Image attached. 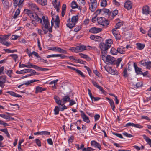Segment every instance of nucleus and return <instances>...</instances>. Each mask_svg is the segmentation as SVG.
<instances>
[{
  "mask_svg": "<svg viewBox=\"0 0 151 151\" xmlns=\"http://www.w3.org/2000/svg\"><path fill=\"white\" fill-rule=\"evenodd\" d=\"M12 73L13 71L12 70H9L7 71L6 74L10 78L12 77Z\"/></svg>",
  "mask_w": 151,
  "mask_h": 151,
  "instance_id": "47",
  "label": "nucleus"
},
{
  "mask_svg": "<svg viewBox=\"0 0 151 151\" xmlns=\"http://www.w3.org/2000/svg\"><path fill=\"white\" fill-rule=\"evenodd\" d=\"M76 146L77 149L78 150H79L80 149H83V148H84V145L83 144H81L80 146H79V144H76Z\"/></svg>",
  "mask_w": 151,
  "mask_h": 151,
  "instance_id": "49",
  "label": "nucleus"
},
{
  "mask_svg": "<svg viewBox=\"0 0 151 151\" xmlns=\"http://www.w3.org/2000/svg\"><path fill=\"white\" fill-rule=\"evenodd\" d=\"M27 65V68H34V66L35 65H32L29 62H28Z\"/></svg>",
  "mask_w": 151,
  "mask_h": 151,
  "instance_id": "55",
  "label": "nucleus"
},
{
  "mask_svg": "<svg viewBox=\"0 0 151 151\" xmlns=\"http://www.w3.org/2000/svg\"><path fill=\"white\" fill-rule=\"evenodd\" d=\"M79 55L81 58L85 59L87 60H91L90 58L87 55L82 53H79Z\"/></svg>",
  "mask_w": 151,
  "mask_h": 151,
  "instance_id": "28",
  "label": "nucleus"
},
{
  "mask_svg": "<svg viewBox=\"0 0 151 151\" xmlns=\"http://www.w3.org/2000/svg\"><path fill=\"white\" fill-rule=\"evenodd\" d=\"M92 83L93 86L98 89L103 94H105V91L104 90L102 87L98 85V83L94 80H92Z\"/></svg>",
  "mask_w": 151,
  "mask_h": 151,
  "instance_id": "12",
  "label": "nucleus"
},
{
  "mask_svg": "<svg viewBox=\"0 0 151 151\" xmlns=\"http://www.w3.org/2000/svg\"><path fill=\"white\" fill-rule=\"evenodd\" d=\"M110 52L112 55H116L118 53L117 49L116 50L113 47L111 48L110 50Z\"/></svg>",
  "mask_w": 151,
  "mask_h": 151,
  "instance_id": "37",
  "label": "nucleus"
},
{
  "mask_svg": "<svg viewBox=\"0 0 151 151\" xmlns=\"http://www.w3.org/2000/svg\"><path fill=\"white\" fill-rule=\"evenodd\" d=\"M140 64L146 67L147 69H150L151 68V61L146 62L145 60L141 61Z\"/></svg>",
  "mask_w": 151,
  "mask_h": 151,
  "instance_id": "11",
  "label": "nucleus"
},
{
  "mask_svg": "<svg viewBox=\"0 0 151 151\" xmlns=\"http://www.w3.org/2000/svg\"><path fill=\"white\" fill-rule=\"evenodd\" d=\"M26 73L32 72L33 74H35L36 72L32 69H25Z\"/></svg>",
  "mask_w": 151,
  "mask_h": 151,
  "instance_id": "57",
  "label": "nucleus"
},
{
  "mask_svg": "<svg viewBox=\"0 0 151 151\" xmlns=\"http://www.w3.org/2000/svg\"><path fill=\"white\" fill-rule=\"evenodd\" d=\"M112 32L116 40H119L120 39L121 36L119 31L118 30L117 27L113 28L112 30Z\"/></svg>",
  "mask_w": 151,
  "mask_h": 151,
  "instance_id": "9",
  "label": "nucleus"
},
{
  "mask_svg": "<svg viewBox=\"0 0 151 151\" xmlns=\"http://www.w3.org/2000/svg\"><path fill=\"white\" fill-rule=\"evenodd\" d=\"M48 49L59 53H63L65 54H66L67 53L66 52L65 50H64L58 47H49L48 48Z\"/></svg>",
  "mask_w": 151,
  "mask_h": 151,
  "instance_id": "8",
  "label": "nucleus"
},
{
  "mask_svg": "<svg viewBox=\"0 0 151 151\" xmlns=\"http://www.w3.org/2000/svg\"><path fill=\"white\" fill-rule=\"evenodd\" d=\"M46 88L42 87L37 86L35 88V93L37 94L39 93H41L42 91L46 90Z\"/></svg>",
  "mask_w": 151,
  "mask_h": 151,
  "instance_id": "21",
  "label": "nucleus"
},
{
  "mask_svg": "<svg viewBox=\"0 0 151 151\" xmlns=\"http://www.w3.org/2000/svg\"><path fill=\"white\" fill-rule=\"evenodd\" d=\"M99 47L101 50L102 55H107V50L109 47L106 44L104 43H101L99 44Z\"/></svg>",
  "mask_w": 151,
  "mask_h": 151,
  "instance_id": "6",
  "label": "nucleus"
},
{
  "mask_svg": "<svg viewBox=\"0 0 151 151\" xmlns=\"http://www.w3.org/2000/svg\"><path fill=\"white\" fill-rule=\"evenodd\" d=\"M142 136L147 142V144H148L151 147V139L145 134L142 135Z\"/></svg>",
  "mask_w": 151,
  "mask_h": 151,
  "instance_id": "23",
  "label": "nucleus"
},
{
  "mask_svg": "<svg viewBox=\"0 0 151 151\" xmlns=\"http://www.w3.org/2000/svg\"><path fill=\"white\" fill-rule=\"evenodd\" d=\"M38 3L42 6H44L47 4V0H39Z\"/></svg>",
  "mask_w": 151,
  "mask_h": 151,
  "instance_id": "34",
  "label": "nucleus"
},
{
  "mask_svg": "<svg viewBox=\"0 0 151 151\" xmlns=\"http://www.w3.org/2000/svg\"><path fill=\"white\" fill-rule=\"evenodd\" d=\"M150 12L149 8L148 6L146 5L143 7L142 13L143 14L147 15L149 14Z\"/></svg>",
  "mask_w": 151,
  "mask_h": 151,
  "instance_id": "22",
  "label": "nucleus"
},
{
  "mask_svg": "<svg viewBox=\"0 0 151 151\" xmlns=\"http://www.w3.org/2000/svg\"><path fill=\"white\" fill-rule=\"evenodd\" d=\"M54 114L55 115H57L59 114V108L58 106H56L55 107L54 110Z\"/></svg>",
  "mask_w": 151,
  "mask_h": 151,
  "instance_id": "41",
  "label": "nucleus"
},
{
  "mask_svg": "<svg viewBox=\"0 0 151 151\" xmlns=\"http://www.w3.org/2000/svg\"><path fill=\"white\" fill-rule=\"evenodd\" d=\"M81 116L83 119V121L87 123L90 122V120L88 117L82 111H81Z\"/></svg>",
  "mask_w": 151,
  "mask_h": 151,
  "instance_id": "19",
  "label": "nucleus"
},
{
  "mask_svg": "<svg viewBox=\"0 0 151 151\" xmlns=\"http://www.w3.org/2000/svg\"><path fill=\"white\" fill-rule=\"evenodd\" d=\"M126 127L132 126L136 128L139 129H142L143 127V126L139 124H135L133 123L129 122L126 124Z\"/></svg>",
  "mask_w": 151,
  "mask_h": 151,
  "instance_id": "13",
  "label": "nucleus"
},
{
  "mask_svg": "<svg viewBox=\"0 0 151 151\" xmlns=\"http://www.w3.org/2000/svg\"><path fill=\"white\" fill-rule=\"evenodd\" d=\"M52 4L54 8L56 10L57 12H59L60 8V1L57 0H53Z\"/></svg>",
  "mask_w": 151,
  "mask_h": 151,
  "instance_id": "10",
  "label": "nucleus"
},
{
  "mask_svg": "<svg viewBox=\"0 0 151 151\" xmlns=\"http://www.w3.org/2000/svg\"><path fill=\"white\" fill-rule=\"evenodd\" d=\"M75 23H68L66 24L67 27L70 29L73 28L75 26Z\"/></svg>",
  "mask_w": 151,
  "mask_h": 151,
  "instance_id": "43",
  "label": "nucleus"
},
{
  "mask_svg": "<svg viewBox=\"0 0 151 151\" xmlns=\"http://www.w3.org/2000/svg\"><path fill=\"white\" fill-rule=\"evenodd\" d=\"M101 31V29L99 28L93 27L89 30L90 32L93 33H97Z\"/></svg>",
  "mask_w": 151,
  "mask_h": 151,
  "instance_id": "20",
  "label": "nucleus"
},
{
  "mask_svg": "<svg viewBox=\"0 0 151 151\" xmlns=\"http://www.w3.org/2000/svg\"><path fill=\"white\" fill-rule=\"evenodd\" d=\"M16 73L17 74H22L26 73V72L25 69H24L19 71H16Z\"/></svg>",
  "mask_w": 151,
  "mask_h": 151,
  "instance_id": "54",
  "label": "nucleus"
},
{
  "mask_svg": "<svg viewBox=\"0 0 151 151\" xmlns=\"http://www.w3.org/2000/svg\"><path fill=\"white\" fill-rule=\"evenodd\" d=\"M5 8H7L8 7L9 3L8 0H1Z\"/></svg>",
  "mask_w": 151,
  "mask_h": 151,
  "instance_id": "31",
  "label": "nucleus"
},
{
  "mask_svg": "<svg viewBox=\"0 0 151 151\" xmlns=\"http://www.w3.org/2000/svg\"><path fill=\"white\" fill-rule=\"evenodd\" d=\"M91 146L95 148H97L100 150L101 149V147L100 145L95 141L93 140L91 141Z\"/></svg>",
  "mask_w": 151,
  "mask_h": 151,
  "instance_id": "16",
  "label": "nucleus"
},
{
  "mask_svg": "<svg viewBox=\"0 0 151 151\" xmlns=\"http://www.w3.org/2000/svg\"><path fill=\"white\" fill-rule=\"evenodd\" d=\"M0 42L7 46H9L10 44V43H9L7 41H4L1 35L0 36Z\"/></svg>",
  "mask_w": 151,
  "mask_h": 151,
  "instance_id": "26",
  "label": "nucleus"
},
{
  "mask_svg": "<svg viewBox=\"0 0 151 151\" xmlns=\"http://www.w3.org/2000/svg\"><path fill=\"white\" fill-rule=\"evenodd\" d=\"M58 54H52L46 56L47 58H49L51 57H58Z\"/></svg>",
  "mask_w": 151,
  "mask_h": 151,
  "instance_id": "56",
  "label": "nucleus"
},
{
  "mask_svg": "<svg viewBox=\"0 0 151 151\" xmlns=\"http://www.w3.org/2000/svg\"><path fill=\"white\" fill-rule=\"evenodd\" d=\"M109 103L113 111L115 112V106L113 100H112L111 101H109Z\"/></svg>",
  "mask_w": 151,
  "mask_h": 151,
  "instance_id": "30",
  "label": "nucleus"
},
{
  "mask_svg": "<svg viewBox=\"0 0 151 151\" xmlns=\"http://www.w3.org/2000/svg\"><path fill=\"white\" fill-rule=\"evenodd\" d=\"M19 37V36L16 35H12L11 37V39L12 40H16Z\"/></svg>",
  "mask_w": 151,
  "mask_h": 151,
  "instance_id": "58",
  "label": "nucleus"
},
{
  "mask_svg": "<svg viewBox=\"0 0 151 151\" xmlns=\"http://www.w3.org/2000/svg\"><path fill=\"white\" fill-rule=\"evenodd\" d=\"M123 76L125 77H127L128 76V74L126 68L123 71Z\"/></svg>",
  "mask_w": 151,
  "mask_h": 151,
  "instance_id": "63",
  "label": "nucleus"
},
{
  "mask_svg": "<svg viewBox=\"0 0 151 151\" xmlns=\"http://www.w3.org/2000/svg\"><path fill=\"white\" fill-rule=\"evenodd\" d=\"M50 134V132L45 131H41V135H49Z\"/></svg>",
  "mask_w": 151,
  "mask_h": 151,
  "instance_id": "46",
  "label": "nucleus"
},
{
  "mask_svg": "<svg viewBox=\"0 0 151 151\" xmlns=\"http://www.w3.org/2000/svg\"><path fill=\"white\" fill-rule=\"evenodd\" d=\"M142 86V82H139L137 83L136 85L137 88H139Z\"/></svg>",
  "mask_w": 151,
  "mask_h": 151,
  "instance_id": "61",
  "label": "nucleus"
},
{
  "mask_svg": "<svg viewBox=\"0 0 151 151\" xmlns=\"http://www.w3.org/2000/svg\"><path fill=\"white\" fill-rule=\"evenodd\" d=\"M122 134L124 136L129 138H131L133 137V136L129 134H128L126 132H123Z\"/></svg>",
  "mask_w": 151,
  "mask_h": 151,
  "instance_id": "52",
  "label": "nucleus"
},
{
  "mask_svg": "<svg viewBox=\"0 0 151 151\" xmlns=\"http://www.w3.org/2000/svg\"><path fill=\"white\" fill-rule=\"evenodd\" d=\"M90 38L91 40L96 41H98L101 40V37L99 36H96V35H92L90 36Z\"/></svg>",
  "mask_w": 151,
  "mask_h": 151,
  "instance_id": "27",
  "label": "nucleus"
},
{
  "mask_svg": "<svg viewBox=\"0 0 151 151\" xmlns=\"http://www.w3.org/2000/svg\"><path fill=\"white\" fill-rule=\"evenodd\" d=\"M97 20L98 23L99 24L103 26H106L109 23V21L104 18L98 17L97 18Z\"/></svg>",
  "mask_w": 151,
  "mask_h": 151,
  "instance_id": "5",
  "label": "nucleus"
},
{
  "mask_svg": "<svg viewBox=\"0 0 151 151\" xmlns=\"http://www.w3.org/2000/svg\"><path fill=\"white\" fill-rule=\"evenodd\" d=\"M132 4L130 1H127L124 4V7L127 9L129 10L132 8Z\"/></svg>",
  "mask_w": 151,
  "mask_h": 151,
  "instance_id": "15",
  "label": "nucleus"
},
{
  "mask_svg": "<svg viewBox=\"0 0 151 151\" xmlns=\"http://www.w3.org/2000/svg\"><path fill=\"white\" fill-rule=\"evenodd\" d=\"M91 47L88 46H86L83 45H80L76 47H73L71 50L73 52L77 53L80 52H82L84 50H90Z\"/></svg>",
  "mask_w": 151,
  "mask_h": 151,
  "instance_id": "2",
  "label": "nucleus"
},
{
  "mask_svg": "<svg viewBox=\"0 0 151 151\" xmlns=\"http://www.w3.org/2000/svg\"><path fill=\"white\" fill-rule=\"evenodd\" d=\"M0 117L6 119H8L9 118V116L6 115L4 114H0Z\"/></svg>",
  "mask_w": 151,
  "mask_h": 151,
  "instance_id": "51",
  "label": "nucleus"
},
{
  "mask_svg": "<svg viewBox=\"0 0 151 151\" xmlns=\"http://www.w3.org/2000/svg\"><path fill=\"white\" fill-rule=\"evenodd\" d=\"M20 12V10L19 9H17L13 16V18L14 19L17 18Z\"/></svg>",
  "mask_w": 151,
  "mask_h": 151,
  "instance_id": "38",
  "label": "nucleus"
},
{
  "mask_svg": "<svg viewBox=\"0 0 151 151\" xmlns=\"http://www.w3.org/2000/svg\"><path fill=\"white\" fill-rule=\"evenodd\" d=\"M112 2L113 4L116 6H118L120 5V4L116 0H113Z\"/></svg>",
  "mask_w": 151,
  "mask_h": 151,
  "instance_id": "59",
  "label": "nucleus"
},
{
  "mask_svg": "<svg viewBox=\"0 0 151 151\" xmlns=\"http://www.w3.org/2000/svg\"><path fill=\"white\" fill-rule=\"evenodd\" d=\"M10 56L12 57V58L14 60L15 62H16V60L18 58V56L16 54H12L10 55Z\"/></svg>",
  "mask_w": 151,
  "mask_h": 151,
  "instance_id": "44",
  "label": "nucleus"
},
{
  "mask_svg": "<svg viewBox=\"0 0 151 151\" xmlns=\"http://www.w3.org/2000/svg\"><path fill=\"white\" fill-rule=\"evenodd\" d=\"M106 44L110 48L113 44V41L111 39H107L106 40Z\"/></svg>",
  "mask_w": 151,
  "mask_h": 151,
  "instance_id": "33",
  "label": "nucleus"
},
{
  "mask_svg": "<svg viewBox=\"0 0 151 151\" xmlns=\"http://www.w3.org/2000/svg\"><path fill=\"white\" fill-rule=\"evenodd\" d=\"M125 50V48L123 46H120L117 48V51H118V52L121 54H124Z\"/></svg>",
  "mask_w": 151,
  "mask_h": 151,
  "instance_id": "24",
  "label": "nucleus"
},
{
  "mask_svg": "<svg viewBox=\"0 0 151 151\" xmlns=\"http://www.w3.org/2000/svg\"><path fill=\"white\" fill-rule=\"evenodd\" d=\"M35 141L36 144L39 147L41 146V142L40 140L37 139H35Z\"/></svg>",
  "mask_w": 151,
  "mask_h": 151,
  "instance_id": "50",
  "label": "nucleus"
},
{
  "mask_svg": "<svg viewBox=\"0 0 151 151\" xmlns=\"http://www.w3.org/2000/svg\"><path fill=\"white\" fill-rule=\"evenodd\" d=\"M26 51L29 57L31 56H32V54L30 50H29L28 48L26 50Z\"/></svg>",
  "mask_w": 151,
  "mask_h": 151,
  "instance_id": "60",
  "label": "nucleus"
},
{
  "mask_svg": "<svg viewBox=\"0 0 151 151\" xmlns=\"http://www.w3.org/2000/svg\"><path fill=\"white\" fill-rule=\"evenodd\" d=\"M69 102V105L70 106H72L76 104V102L74 100L70 99Z\"/></svg>",
  "mask_w": 151,
  "mask_h": 151,
  "instance_id": "53",
  "label": "nucleus"
},
{
  "mask_svg": "<svg viewBox=\"0 0 151 151\" xmlns=\"http://www.w3.org/2000/svg\"><path fill=\"white\" fill-rule=\"evenodd\" d=\"M66 6L65 4H63L62 6V16L63 17L65 13V10L66 9Z\"/></svg>",
  "mask_w": 151,
  "mask_h": 151,
  "instance_id": "36",
  "label": "nucleus"
},
{
  "mask_svg": "<svg viewBox=\"0 0 151 151\" xmlns=\"http://www.w3.org/2000/svg\"><path fill=\"white\" fill-rule=\"evenodd\" d=\"M97 1L96 0H90L89 5V9L91 12H94L97 7Z\"/></svg>",
  "mask_w": 151,
  "mask_h": 151,
  "instance_id": "7",
  "label": "nucleus"
},
{
  "mask_svg": "<svg viewBox=\"0 0 151 151\" xmlns=\"http://www.w3.org/2000/svg\"><path fill=\"white\" fill-rule=\"evenodd\" d=\"M47 141L48 143L51 145H53V141L52 140V139L51 138H49L47 139Z\"/></svg>",
  "mask_w": 151,
  "mask_h": 151,
  "instance_id": "64",
  "label": "nucleus"
},
{
  "mask_svg": "<svg viewBox=\"0 0 151 151\" xmlns=\"http://www.w3.org/2000/svg\"><path fill=\"white\" fill-rule=\"evenodd\" d=\"M78 15H76L72 17L71 18V22L72 23H75L76 24V22L78 21Z\"/></svg>",
  "mask_w": 151,
  "mask_h": 151,
  "instance_id": "32",
  "label": "nucleus"
},
{
  "mask_svg": "<svg viewBox=\"0 0 151 151\" xmlns=\"http://www.w3.org/2000/svg\"><path fill=\"white\" fill-rule=\"evenodd\" d=\"M78 74L80 75L82 77H84L85 76L83 74V73L80 70H79L78 69H77L75 71Z\"/></svg>",
  "mask_w": 151,
  "mask_h": 151,
  "instance_id": "48",
  "label": "nucleus"
},
{
  "mask_svg": "<svg viewBox=\"0 0 151 151\" xmlns=\"http://www.w3.org/2000/svg\"><path fill=\"white\" fill-rule=\"evenodd\" d=\"M71 6L72 9H75L78 7V5L77 3L75 1H73L71 3Z\"/></svg>",
  "mask_w": 151,
  "mask_h": 151,
  "instance_id": "35",
  "label": "nucleus"
},
{
  "mask_svg": "<svg viewBox=\"0 0 151 151\" xmlns=\"http://www.w3.org/2000/svg\"><path fill=\"white\" fill-rule=\"evenodd\" d=\"M94 149H92L91 147H89L87 148H84L82 149V151H91L94 150Z\"/></svg>",
  "mask_w": 151,
  "mask_h": 151,
  "instance_id": "45",
  "label": "nucleus"
},
{
  "mask_svg": "<svg viewBox=\"0 0 151 151\" xmlns=\"http://www.w3.org/2000/svg\"><path fill=\"white\" fill-rule=\"evenodd\" d=\"M54 99L55 100L56 103L58 105H61L62 106V108H60V107H59L60 111H63L64 110L67 109V106L64 105L65 104L61 103V100L58 96H55L54 97Z\"/></svg>",
  "mask_w": 151,
  "mask_h": 151,
  "instance_id": "4",
  "label": "nucleus"
},
{
  "mask_svg": "<svg viewBox=\"0 0 151 151\" xmlns=\"http://www.w3.org/2000/svg\"><path fill=\"white\" fill-rule=\"evenodd\" d=\"M109 71V73L112 75H116L118 74V72L116 70H113L111 68L110 69Z\"/></svg>",
  "mask_w": 151,
  "mask_h": 151,
  "instance_id": "39",
  "label": "nucleus"
},
{
  "mask_svg": "<svg viewBox=\"0 0 151 151\" xmlns=\"http://www.w3.org/2000/svg\"><path fill=\"white\" fill-rule=\"evenodd\" d=\"M35 20L37 22L41 23L42 29L45 33H47L48 31L50 32H52V26H50V22L47 16L43 15L42 19L37 16Z\"/></svg>",
  "mask_w": 151,
  "mask_h": 151,
  "instance_id": "1",
  "label": "nucleus"
},
{
  "mask_svg": "<svg viewBox=\"0 0 151 151\" xmlns=\"http://www.w3.org/2000/svg\"><path fill=\"white\" fill-rule=\"evenodd\" d=\"M75 62L83 65H85L86 63V62L83 61L82 60L80 59H76V60H75Z\"/></svg>",
  "mask_w": 151,
  "mask_h": 151,
  "instance_id": "40",
  "label": "nucleus"
},
{
  "mask_svg": "<svg viewBox=\"0 0 151 151\" xmlns=\"http://www.w3.org/2000/svg\"><path fill=\"white\" fill-rule=\"evenodd\" d=\"M134 66L135 72L137 74V75L142 74V72L141 71V69L138 67L135 63H134Z\"/></svg>",
  "mask_w": 151,
  "mask_h": 151,
  "instance_id": "17",
  "label": "nucleus"
},
{
  "mask_svg": "<svg viewBox=\"0 0 151 151\" xmlns=\"http://www.w3.org/2000/svg\"><path fill=\"white\" fill-rule=\"evenodd\" d=\"M70 98L68 95H65L63 96L61 100V103L63 104H65L66 102H69L70 100Z\"/></svg>",
  "mask_w": 151,
  "mask_h": 151,
  "instance_id": "14",
  "label": "nucleus"
},
{
  "mask_svg": "<svg viewBox=\"0 0 151 151\" xmlns=\"http://www.w3.org/2000/svg\"><path fill=\"white\" fill-rule=\"evenodd\" d=\"M58 81V79H56L55 80H54L53 81H52L51 82H50L49 84L50 85H51L52 84H54V85H56L57 83V82Z\"/></svg>",
  "mask_w": 151,
  "mask_h": 151,
  "instance_id": "62",
  "label": "nucleus"
},
{
  "mask_svg": "<svg viewBox=\"0 0 151 151\" xmlns=\"http://www.w3.org/2000/svg\"><path fill=\"white\" fill-rule=\"evenodd\" d=\"M7 93H8L11 96L13 97L18 98L22 97V96L21 95L17 94L13 91H8L7 92Z\"/></svg>",
  "mask_w": 151,
  "mask_h": 151,
  "instance_id": "25",
  "label": "nucleus"
},
{
  "mask_svg": "<svg viewBox=\"0 0 151 151\" xmlns=\"http://www.w3.org/2000/svg\"><path fill=\"white\" fill-rule=\"evenodd\" d=\"M137 46V48L139 50H142L145 47V45L143 44L140 43H137L136 44Z\"/></svg>",
  "mask_w": 151,
  "mask_h": 151,
  "instance_id": "29",
  "label": "nucleus"
},
{
  "mask_svg": "<svg viewBox=\"0 0 151 151\" xmlns=\"http://www.w3.org/2000/svg\"><path fill=\"white\" fill-rule=\"evenodd\" d=\"M101 55V58L102 60L107 64H113L114 63V58L110 55Z\"/></svg>",
  "mask_w": 151,
  "mask_h": 151,
  "instance_id": "3",
  "label": "nucleus"
},
{
  "mask_svg": "<svg viewBox=\"0 0 151 151\" xmlns=\"http://www.w3.org/2000/svg\"><path fill=\"white\" fill-rule=\"evenodd\" d=\"M26 14H28L31 18H33L36 19L37 15L35 14H32L31 13V11L28 9L26 10Z\"/></svg>",
  "mask_w": 151,
  "mask_h": 151,
  "instance_id": "18",
  "label": "nucleus"
},
{
  "mask_svg": "<svg viewBox=\"0 0 151 151\" xmlns=\"http://www.w3.org/2000/svg\"><path fill=\"white\" fill-rule=\"evenodd\" d=\"M0 80L5 83L6 81V76L4 75L0 76Z\"/></svg>",
  "mask_w": 151,
  "mask_h": 151,
  "instance_id": "42",
  "label": "nucleus"
}]
</instances>
